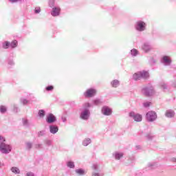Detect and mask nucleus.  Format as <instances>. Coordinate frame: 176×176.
I'll return each mask as SVG.
<instances>
[{
  "label": "nucleus",
  "instance_id": "nucleus-4",
  "mask_svg": "<svg viewBox=\"0 0 176 176\" xmlns=\"http://www.w3.org/2000/svg\"><path fill=\"white\" fill-rule=\"evenodd\" d=\"M146 118L148 122H153V120H156V118H157V116L156 115V113L155 111H150L146 113Z\"/></svg>",
  "mask_w": 176,
  "mask_h": 176
},
{
  "label": "nucleus",
  "instance_id": "nucleus-30",
  "mask_svg": "<svg viewBox=\"0 0 176 176\" xmlns=\"http://www.w3.org/2000/svg\"><path fill=\"white\" fill-rule=\"evenodd\" d=\"M41 12V8H38L35 10V13H40Z\"/></svg>",
  "mask_w": 176,
  "mask_h": 176
},
{
  "label": "nucleus",
  "instance_id": "nucleus-25",
  "mask_svg": "<svg viewBox=\"0 0 176 176\" xmlns=\"http://www.w3.org/2000/svg\"><path fill=\"white\" fill-rule=\"evenodd\" d=\"M67 166L69 167L70 168H74V167H75V165L74 164V162H69L67 163Z\"/></svg>",
  "mask_w": 176,
  "mask_h": 176
},
{
  "label": "nucleus",
  "instance_id": "nucleus-20",
  "mask_svg": "<svg viewBox=\"0 0 176 176\" xmlns=\"http://www.w3.org/2000/svg\"><path fill=\"white\" fill-rule=\"evenodd\" d=\"M113 87H118L119 86V81L118 80H115L111 82Z\"/></svg>",
  "mask_w": 176,
  "mask_h": 176
},
{
  "label": "nucleus",
  "instance_id": "nucleus-34",
  "mask_svg": "<svg viewBox=\"0 0 176 176\" xmlns=\"http://www.w3.org/2000/svg\"><path fill=\"white\" fill-rule=\"evenodd\" d=\"M85 105H86V107H90V104H89V103H86Z\"/></svg>",
  "mask_w": 176,
  "mask_h": 176
},
{
  "label": "nucleus",
  "instance_id": "nucleus-6",
  "mask_svg": "<svg viewBox=\"0 0 176 176\" xmlns=\"http://www.w3.org/2000/svg\"><path fill=\"white\" fill-rule=\"evenodd\" d=\"M102 112L103 115L109 116V115H111L112 113V110L111 109H109V107H104L102 109Z\"/></svg>",
  "mask_w": 176,
  "mask_h": 176
},
{
  "label": "nucleus",
  "instance_id": "nucleus-19",
  "mask_svg": "<svg viewBox=\"0 0 176 176\" xmlns=\"http://www.w3.org/2000/svg\"><path fill=\"white\" fill-rule=\"evenodd\" d=\"M10 46V43L8 41H6L3 44V49H9Z\"/></svg>",
  "mask_w": 176,
  "mask_h": 176
},
{
  "label": "nucleus",
  "instance_id": "nucleus-37",
  "mask_svg": "<svg viewBox=\"0 0 176 176\" xmlns=\"http://www.w3.org/2000/svg\"><path fill=\"white\" fill-rule=\"evenodd\" d=\"M85 142H84V145H85Z\"/></svg>",
  "mask_w": 176,
  "mask_h": 176
},
{
  "label": "nucleus",
  "instance_id": "nucleus-8",
  "mask_svg": "<svg viewBox=\"0 0 176 176\" xmlns=\"http://www.w3.org/2000/svg\"><path fill=\"white\" fill-rule=\"evenodd\" d=\"M145 23L143 22V21H139L138 23V28H137V30L138 31H144L145 30Z\"/></svg>",
  "mask_w": 176,
  "mask_h": 176
},
{
  "label": "nucleus",
  "instance_id": "nucleus-36",
  "mask_svg": "<svg viewBox=\"0 0 176 176\" xmlns=\"http://www.w3.org/2000/svg\"><path fill=\"white\" fill-rule=\"evenodd\" d=\"M98 174H94L93 176H98Z\"/></svg>",
  "mask_w": 176,
  "mask_h": 176
},
{
  "label": "nucleus",
  "instance_id": "nucleus-21",
  "mask_svg": "<svg viewBox=\"0 0 176 176\" xmlns=\"http://www.w3.org/2000/svg\"><path fill=\"white\" fill-rule=\"evenodd\" d=\"M76 173L78 174V175H83V174H85V170H83V169H77Z\"/></svg>",
  "mask_w": 176,
  "mask_h": 176
},
{
  "label": "nucleus",
  "instance_id": "nucleus-18",
  "mask_svg": "<svg viewBox=\"0 0 176 176\" xmlns=\"http://www.w3.org/2000/svg\"><path fill=\"white\" fill-rule=\"evenodd\" d=\"M163 60L166 64H170V63H171V59H170V57L168 56H164Z\"/></svg>",
  "mask_w": 176,
  "mask_h": 176
},
{
  "label": "nucleus",
  "instance_id": "nucleus-27",
  "mask_svg": "<svg viewBox=\"0 0 176 176\" xmlns=\"http://www.w3.org/2000/svg\"><path fill=\"white\" fill-rule=\"evenodd\" d=\"M53 89H54V87L52 85L46 87L47 91H50L53 90Z\"/></svg>",
  "mask_w": 176,
  "mask_h": 176
},
{
  "label": "nucleus",
  "instance_id": "nucleus-7",
  "mask_svg": "<svg viewBox=\"0 0 176 176\" xmlns=\"http://www.w3.org/2000/svg\"><path fill=\"white\" fill-rule=\"evenodd\" d=\"M60 10L61 9L60 8H54L52 9V12H51L52 16H54V17H56V16H59Z\"/></svg>",
  "mask_w": 176,
  "mask_h": 176
},
{
  "label": "nucleus",
  "instance_id": "nucleus-15",
  "mask_svg": "<svg viewBox=\"0 0 176 176\" xmlns=\"http://www.w3.org/2000/svg\"><path fill=\"white\" fill-rule=\"evenodd\" d=\"M140 72H138V73H135L133 76V78L134 79V80H140V79H142V77L139 75Z\"/></svg>",
  "mask_w": 176,
  "mask_h": 176
},
{
  "label": "nucleus",
  "instance_id": "nucleus-5",
  "mask_svg": "<svg viewBox=\"0 0 176 176\" xmlns=\"http://www.w3.org/2000/svg\"><path fill=\"white\" fill-rule=\"evenodd\" d=\"M129 116L133 118L135 122H141L142 120V116L140 114H136L134 112L129 113Z\"/></svg>",
  "mask_w": 176,
  "mask_h": 176
},
{
  "label": "nucleus",
  "instance_id": "nucleus-23",
  "mask_svg": "<svg viewBox=\"0 0 176 176\" xmlns=\"http://www.w3.org/2000/svg\"><path fill=\"white\" fill-rule=\"evenodd\" d=\"M38 116H40V118H43L45 116V111L40 110L38 111Z\"/></svg>",
  "mask_w": 176,
  "mask_h": 176
},
{
  "label": "nucleus",
  "instance_id": "nucleus-29",
  "mask_svg": "<svg viewBox=\"0 0 176 176\" xmlns=\"http://www.w3.org/2000/svg\"><path fill=\"white\" fill-rule=\"evenodd\" d=\"M144 107H145L146 108H148V107H150L151 102H145V103L144 104Z\"/></svg>",
  "mask_w": 176,
  "mask_h": 176
},
{
  "label": "nucleus",
  "instance_id": "nucleus-2",
  "mask_svg": "<svg viewBox=\"0 0 176 176\" xmlns=\"http://www.w3.org/2000/svg\"><path fill=\"white\" fill-rule=\"evenodd\" d=\"M0 151L2 153H9L12 151V147L8 144H5V143L0 144Z\"/></svg>",
  "mask_w": 176,
  "mask_h": 176
},
{
  "label": "nucleus",
  "instance_id": "nucleus-3",
  "mask_svg": "<svg viewBox=\"0 0 176 176\" xmlns=\"http://www.w3.org/2000/svg\"><path fill=\"white\" fill-rule=\"evenodd\" d=\"M97 93V91L94 89H89L86 91V92L84 94L85 97L86 98H90L91 97H94Z\"/></svg>",
  "mask_w": 176,
  "mask_h": 176
},
{
  "label": "nucleus",
  "instance_id": "nucleus-26",
  "mask_svg": "<svg viewBox=\"0 0 176 176\" xmlns=\"http://www.w3.org/2000/svg\"><path fill=\"white\" fill-rule=\"evenodd\" d=\"M131 52L133 56H135L136 54H138V51H137V50L135 49L132 50Z\"/></svg>",
  "mask_w": 176,
  "mask_h": 176
},
{
  "label": "nucleus",
  "instance_id": "nucleus-22",
  "mask_svg": "<svg viewBox=\"0 0 176 176\" xmlns=\"http://www.w3.org/2000/svg\"><path fill=\"white\" fill-rule=\"evenodd\" d=\"M120 157H123V153H116V159L119 160Z\"/></svg>",
  "mask_w": 176,
  "mask_h": 176
},
{
  "label": "nucleus",
  "instance_id": "nucleus-14",
  "mask_svg": "<svg viewBox=\"0 0 176 176\" xmlns=\"http://www.w3.org/2000/svg\"><path fill=\"white\" fill-rule=\"evenodd\" d=\"M174 115H175L174 111H167L166 113V118H173Z\"/></svg>",
  "mask_w": 176,
  "mask_h": 176
},
{
  "label": "nucleus",
  "instance_id": "nucleus-1",
  "mask_svg": "<svg viewBox=\"0 0 176 176\" xmlns=\"http://www.w3.org/2000/svg\"><path fill=\"white\" fill-rule=\"evenodd\" d=\"M142 93L146 97H151V96L155 94V91H153V87H152V86L145 87L142 89Z\"/></svg>",
  "mask_w": 176,
  "mask_h": 176
},
{
  "label": "nucleus",
  "instance_id": "nucleus-28",
  "mask_svg": "<svg viewBox=\"0 0 176 176\" xmlns=\"http://www.w3.org/2000/svg\"><path fill=\"white\" fill-rule=\"evenodd\" d=\"M5 141H6L5 138L0 136V144H3Z\"/></svg>",
  "mask_w": 176,
  "mask_h": 176
},
{
  "label": "nucleus",
  "instance_id": "nucleus-32",
  "mask_svg": "<svg viewBox=\"0 0 176 176\" xmlns=\"http://www.w3.org/2000/svg\"><path fill=\"white\" fill-rule=\"evenodd\" d=\"M10 2H12V3H14V2H17V1L19 0H10Z\"/></svg>",
  "mask_w": 176,
  "mask_h": 176
},
{
  "label": "nucleus",
  "instance_id": "nucleus-17",
  "mask_svg": "<svg viewBox=\"0 0 176 176\" xmlns=\"http://www.w3.org/2000/svg\"><path fill=\"white\" fill-rule=\"evenodd\" d=\"M11 171H12L14 174H20V170L17 167H12Z\"/></svg>",
  "mask_w": 176,
  "mask_h": 176
},
{
  "label": "nucleus",
  "instance_id": "nucleus-24",
  "mask_svg": "<svg viewBox=\"0 0 176 176\" xmlns=\"http://www.w3.org/2000/svg\"><path fill=\"white\" fill-rule=\"evenodd\" d=\"M0 112H1V113H5V112H6V107H5V106H1Z\"/></svg>",
  "mask_w": 176,
  "mask_h": 176
},
{
  "label": "nucleus",
  "instance_id": "nucleus-31",
  "mask_svg": "<svg viewBox=\"0 0 176 176\" xmlns=\"http://www.w3.org/2000/svg\"><path fill=\"white\" fill-rule=\"evenodd\" d=\"M27 176H34V174L31 172L27 173Z\"/></svg>",
  "mask_w": 176,
  "mask_h": 176
},
{
  "label": "nucleus",
  "instance_id": "nucleus-11",
  "mask_svg": "<svg viewBox=\"0 0 176 176\" xmlns=\"http://www.w3.org/2000/svg\"><path fill=\"white\" fill-rule=\"evenodd\" d=\"M47 123H53L54 122H56V117H54L53 114H50L47 117Z\"/></svg>",
  "mask_w": 176,
  "mask_h": 176
},
{
  "label": "nucleus",
  "instance_id": "nucleus-33",
  "mask_svg": "<svg viewBox=\"0 0 176 176\" xmlns=\"http://www.w3.org/2000/svg\"><path fill=\"white\" fill-rule=\"evenodd\" d=\"M23 104H27V100H24L23 101Z\"/></svg>",
  "mask_w": 176,
  "mask_h": 176
},
{
  "label": "nucleus",
  "instance_id": "nucleus-16",
  "mask_svg": "<svg viewBox=\"0 0 176 176\" xmlns=\"http://www.w3.org/2000/svg\"><path fill=\"white\" fill-rule=\"evenodd\" d=\"M17 41L14 40L11 43H10V46L12 48L14 49V47H17Z\"/></svg>",
  "mask_w": 176,
  "mask_h": 176
},
{
  "label": "nucleus",
  "instance_id": "nucleus-35",
  "mask_svg": "<svg viewBox=\"0 0 176 176\" xmlns=\"http://www.w3.org/2000/svg\"><path fill=\"white\" fill-rule=\"evenodd\" d=\"M28 146H29V148H31V144H28Z\"/></svg>",
  "mask_w": 176,
  "mask_h": 176
},
{
  "label": "nucleus",
  "instance_id": "nucleus-9",
  "mask_svg": "<svg viewBox=\"0 0 176 176\" xmlns=\"http://www.w3.org/2000/svg\"><path fill=\"white\" fill-rule=\"evenodd\" d=\"M90 115V112L89 110H85L84 112H82L80 115L81 119H84L85 120L89 119V116Z\"/></svg>",
  "mask_w": 176,
  "mask_h": 176
},
{
  "label": "nucleus",
  "instance_id": "nucleus-10",
  "mask_svg": "<svg viewBox=\"0 0 176 176\" xmlns=\"http://www.w3.org/2000/svg\"><path fill=\"white\" fill-rule=\"evenodd\" d=\"M139 75L142 77V79H148L149 78V73L148 72H140Z\"/></svg>",
  "mask_w": 176,
  "mask_h": 176
},
{
  "label": "nucleus",
  "instance_id": "nucleus-13",
  "mask_svg": "<svg viewBox=\"0 0 176 176\" xmlns=\"http://www.w3.org/2000/svg\"><path fill=\"white\" fill-rule=\"evenodd\" d=\"M142 49H143V50H144V52H146V53H148V52H149V50H151V49H152V48L150 47L149 45L144 44Z\"/></svg>",
  "mask_w": 176,
  "mask_h": 176
},
{
  "label": "nucleus",
  "instance_id": "nucleus-12",
  "mask_svg": "<svg viewBox=\"0 0 176 176\" xmlns=\"http://www.w3.org/2000/svg\"><path fill=\"white\" fill-rule=\"evenodd\" d=\"M50 131L52 133V134H56L57 131H58V127L55 126H50Z\"/></svg>",
  "mask_w": 176,
  "mask_h": 176
}]
</instances>
